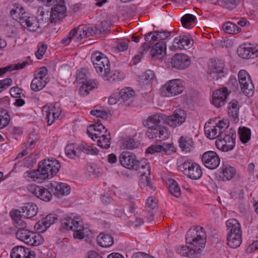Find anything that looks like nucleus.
Here are the masks:
<instances>
[{
    "instance_id": "59",
    "label": "nucleus",
    "mask_w": 258,
    "mask_h": 258,
    "mask_svg": "<svg viewBox=\"0 0 258 258\" xmlns=\"http://www.w3.org/2000/svg\"><path fill=\"white\" fill-rule=\"evenodd\" d=\"M84 228L81 226V222L78 226V228H76L74 233V237L76 239H82L85 237L84 233L83 232Z\"/></svg>"
},
{
    "instance_id": "14",
    "label": "nucleus",
    "mask_w": 258,
    "mask_h": 258,
    "mask_svg": "<svg viewBox=\"0 0 258 258\" xmlns=\"http://www.w3.org/2000/svg\"><path fill=\"white\" fill-rule=\"evenodd\" d=\"M226 72L224 62L221 60H215L209 65L208 73L213 80H217L224 77Z\"/></svg>"
},
{
    "instance_id": "20",
    "label": "nucleus",
    "mask_w": 258,
    "mask_h": 258,
    "mask_svg": "<svg viewBox=\"0 0 258 258\" xmlns=\"http://www.w3.org/2000/svg\"><path fill=\"white\" fill-rule=\"evenodd\" d=\"M67 8L63 1L61 0L58 4L52 8L49 21L51 23H55L66 16Z\"/></svg>"
},
{
    "instance_id": "55",
    "label": "nucleus",
    "mask_w": 258,
    "mask_h": 258,
    "mask_svg": "<svg viewBox=\"0 0 258 258\" xmlns=\"http://www.w3.org/2000/svg\"><path fill=\"white\" fill-rule=\"evenodd\" d=\"M48 227V226H46V224L43 219L39 221L34 226V228L38 233H43L45 232Z\"/></svg>"
},
{
    "instance_id": "45",
    "label": "nucleus",
    "mask_w": 258,
    "mask_h": 258,
    "mask_svg": "<svg viewBox=\"0 0 258 258\" xmlns=\"http://www.w3.org/2000/svg\"><path fill=\"white\" fill-rule=\"evenodd\" d=\"M110 133L107 131H105V136L98 140V145L103 149H108L110 146Z\"/></svg>"
},
{
    "instance_id": "18",
    "label": "nucleus",
    "mask_w": 258,
    "mask_h": 258,
    "mask_svg": "<svg viewBox=\"0 0 258 258\" xmlns=\"http://www.w3.org/2000/svg\"><path fill=\"white\" fill-rule=\"evenodd\" d=\"M226 127V123L222 120L219 121L215 126H209L206 124L204 131L206 137L211 140L219 138L223 130Z\"/></svg>"
},
{
    "instance_id": "43",
    "label": "nucleus",
    "mask_w": 258,
    "mask_h": 258,
    "mask_svg": "<svg viewBox=\"0 0 258 258\" xmlns=\"http://www.w3.org/2000/svg\"><path fill=\"white\" fill-rule=\"evenodd\" d=\"M11 218L16 222L15 226L16 227H26V223L21 219L22 216V211L15 210L10 212Z\"/></svg>"
},
{
    "instance_id": "35",
    "label": "nucleus",
    "mask_w": 258,
    "mask_h": 258,
    "mask_svg": "<svg viewBox=\"0 0 258 258\" xmlns=\"http://www.w3.org/2000/svg\"><path fill=\"white\" fill-rule=\"evenodd\" d=\"M81 221L78 218H66L63 219L61 222V229L75 230L78 228Z\"/></svg>"
},
{
    "instance_id": "27",
    "label": "nucleus",
    "mask_w": 258,
    "mask_h": 258,
    "mask_svg": "<svg viewBox=\"0 0 258 258\" xmlns=\"http://www.w3.org/2000/svg\"><path fill=\"white\" fill-rule=\"evenodd\" d=\"M170 35V32L167 31L150 32L145 35L147 42L153 43L156 41H163Z\"/></svg>"
},
{
    "instance_id": "53",
    "label": "nucleus",
    "mask_w": 258,
    "mask_h": 258,
    "mask_svg": "<svg viewBox=\"0 0 258 258\" xmlns=\"http://www.w3.org/2000/svg\"><path fill=\"white\" fill-rule=\"evenodd\" d=\"M42 219L46 224V226L49 227L57 220V216L55 214L50 213Z\"/></svg>"
},
{
    "instance_id": "28",
    "label": "nucleus",
    "mask_w": 258,
    "mask_h": 258,
    "mask_svg": "<svg viewBox=\"0 0 258 258\" xmlns=\"http://www.w3.org/2000/svg\"><path fill=\"white\" fill-rule=\"evenodd\" d=\"M105 131L107 130L101 123L91 125L87 130L89 136L93 140L100 139L105 134Z\"/></svg>"
},
{
    "instance_id": "16",
    "label": "nucleus",
    "mask_w": 258,
    "mask_h": 258,
    "mask_svg": "<svg viewBox=\"0 0 258 258\" xmlns=\"http://www.w3.org/2000/svg\"><path fill=\"white\" fill-rule=\"evenodd\" d=\"M202 161L204 166L210 169L217 168L220 163V159L214 151H207L204 153L202 157Z\"/></svg>"
},
{
    "instance_id": "50",
    "label": "nucleus",
    "mask_w": 258,
    "mask_h": 258,
    "mask_svg": "<svg viewBox=\"0 0 258 258\" xmlns=\"http://www.w3.org/2000/svg\"><path fill=\"white\" fill-rule=\"evenodd\" d=\"M223 30L227 33L234 34L239 32V28L234 23L226 22L222 26Z\"/></svg>"
},
{
    "instance_id": "22",
    "label": "nucleus",
    "mask_w": 258,
    "mask_h": 258,
    "mask_svg": "<svg viewBox=\"0 0 258 258\" xmlns=\"http://www.w3.org/2000/svg\"><path fill=\"white\" fill-rule=\"evenodd\" d=\"M11 258H35L36 253L30 248L22 246H15L11 252Z\"/></svg>"
},
{
    "instance_id": "26",
    "label": "nucleus",
    "mask_w": 258,
    "mask_h": 258,
    "mask_svg": "<svg viewBox=\"0 0 258 258\" xmlns=\"http://www.w3.org/2000/svg\"><path fill=\"white\" fill-rule=\"evenodd\" d=\"M179 147L182 152L186 153L191 152L195 148V143L191 137L182 135L178 140Z\"/></svg>"
},
{
    "instance_id": "4",
    "label": "nucleus",
    "mask_w": 258,
    "mask_h": 258,
    "mask_svg": "<svg viewBox=\"0 0 258 258\" xmlns=\"http://www.w3.org/2000/svg\"><path fill=\"white\" fill-rule=\"evenodd\" d=\"M236 137V132L229 128L226 124V127L222 130L219 138L215 142L217 148L223 152L232 150L235 146Z\"/></svg>"
},
{
    "instance_id": "29",
    "label": "nucleus",
    "mask_w": 258,
    "mask_h": 258,
    "mask_svg": "<svg viewBox=\"0 0 258 258\" xmlns=\"http://www.w3.org/2000/svg\"><path fill=\"white\" fill-rule=\"evenodd\" d=\"M192 40L185 36L176 37L173 42V47L176 49H187L192 45Z\"/></svg>"
},
{
    "instance_id": "21",
    "label": "nucleus",
    "mask_w": 258,
    "mask_h": 258,
    "mask_svg": "<svg viewBox=\"0 0 258 258\" xmlns=\"http://www.w3.org/2000/svg\"><path fill=\"white\" fill-rule=\"evenodd\" d=\"M227 88L224 87L216 90L213 93L212 102L216 107L223 106L225 103L227 96L230 93Z\"/></svg>"
},
{
    "instance_id": "37",
    "label": "nucleus",
    "mask_w": 258,
    "mask_h": 258,
    "mask_svg": "<svg viewBox=\"0 0 258 258\" xmlns=\"http://www.w3.org/2000/svg\"><path fill=\"white\" fill-rule=\"evenodd\" d=\"M221 170L220 177L223 181L231 179L236 173L235 168L228 165H223Z\"/></svg>"
},
{
    "instance_id": "5",
    "label": "nucleus",
    "mask_w": 258,
    "mask_h": 258,
    "mask_svg": "<svg viewBox=\"0 0 258 258\" xmlns=\"http://www.w3.org/2000/svg\"><path fill=\"white\" fill-rule=\"evenodd\" d=\"M25 227L18 228V230L16 232V236L18 239L27 245L33 246H37L42 243L44 240L40 234L25 229Z\"/></svg>"
},
{
    "instance_id": "63",
    "label": "nucleus",
    "mask_w": 258,
    "mask_h": 258,
    "mask_svg": "<svg viewBox=\"0 0 258 258\" xmlns=\"http://www.w3.org/2000/svg\"><path fill=\"white\" fill-rule=\"evenodd\" d=\"M10 93L13 97L19 98L22 93V90L17 87H14L10 89Z\"/></svg>"
},
{
    "instance_id": "39",
    "label": "nucleus",
    "mask_w": 258,
    "mask_h": 258,
    "mask_svg": "<svg viewBox=\"0 0 258 258\" xmlns=\"http://www.w3.org/2000/svg\"><path fill=\"white\" fill-rule=\"evenodd\" d=\"M227 244L232 248H237L241 243V233L228 234Z\"/></svg>"
},
{
    "instance_id": "31",
    "label": "nucleus",
    "mask_w": 258,
    "mask_h": 258,
    "mask_svg": "<svg viewBox=\"0 0 258 258\" xmlns=\"http://www.w3.org/2000/svg\"><path fill=\"white\" fill-rule=\"evenodd\" d=\"M101 76L104 80L111 82L119 81L124 78V74L122 72L118 70L110 71V68L108 70H106L101 75Z\"/></svg>"
},
{
    "instance_id": "49",
    "label": "nucleus",
    "mask_w": 258,
    "mask_h": 258,
    "mask_svg": "<svg viewBox=\"0 0 258 258\" xmlns=\"http://www.w3.org/2000/svg\"><path fill=\"white\" fill-rule=\"evenodd\" d=\"M122 145L124 148L133 150L138 148L139 145V143L138 142L135 141L133 138L126 137L123 140Z\"/></svg>"
},
{
    "instance_id": "2",
    "label": "nucleus",
    "mask_w": 258,
    "mask_h": 258,
    "mask_svg": "<svg viewBox=\"0 0 258 258\" xmlns=\"http://www.w3.org/2000/svg\"><path fill=\"white\" fill-rule=\"evenodd\" d=\"M60 168V164L55 159H44L39 162L36 170L26 171L24 174L25 178L38 182L49 179L56 174Z\"/></svg>"
},
{
    "instance_id": "62",
    "label": "nucleus",
    "mask_w": 258,
    "mask_h": 258,
    "mask_svg": "<svg viewBox=\"0 0 258 258\" xmlns=\"http://www.w3.org/2000/svg\"><path fill=\"white\" fill-rule=\"evenodd\" d=\"M47 49L46 45H42L40 47H39L37 50V51L35 52V55L38 59H41L45 53Z\"/></svg>"
},
{
    "instance_id": "52",
    "label": "nucleus",
    "mask_w": 258,
    "mask_h": 258,
    "mask_svg": "<svg viewBox=\"0 0 258 258\" xmlns=\"http://www.w3.org/2000/svg\"><path fill=\"white\" fill-rule=\"evenodd\" d=\"M223 7L231 10L235 8L240 3V0H219Z\"/></svg>"
},
{
    "instance_id": "51",
    "label": "nucleus",
    "mask_w": 258,
    "mask_h": 258,
    "mask_svg": "<svg viewBox=\"0 0 258 258\" xmlns=\"http://www.w3.org/2000/svg\"><path fill=\"white\" fill-rule=\"evenodd\" d=\"M10 116L9 114L3 110H0V129L7 126L10 122Z\"/></svg>"
},
{
    "instance_id": "7",
    "label": "nucleus",
    "mask_w": 258,
    "mask_h": 258,
    "mask_svg": "<svg viewBox=\"0 0 258 258\" xmlns=\"http://www.w3.org/2000/svg\"><path fill=\"white\" fill-rule=\"evenodd\" d=\"M149 43V42L144 43L142 45L140 50V53L142 55L149 52L152 57L161 58L165 54L166 45L163 41H158L151 48Z\"/></svg>"
},
{
    "instance_id": "60",
    "label": "nucleus",
    "mask_w": 258,
    "mask_h": 258,
    "mask_svg": "<svg viewBox=\"0 0 258 258\" xmlns=\"http://www.w3.org/2000/svg\"><path fill=\"white\" fill-rule=\"evenodd\" d=\"M98 30L100 32H104L106 31L109 30L110 28V23L108 21H104L101 22L100 25L97 26Z\"/></svg>"
},
{
    "instance_id": "58",
    "label": "nucleus",
    "mask_w": 258,
    "mask_h": 258,
    "mask_svg": "<svg viewBox=\"0 0 258 258\" xmlns=\"http://www.w3.org/2000/svg\"><path fill=\"white\" fill-rule=\"evenodd\" d=\"M149 174H144L141 175V178L140 180V184L141 187H149L151 189L153 188V186L150 184L149 179L148 177V175Z\"/></svg>"
},
{
    "instance_id": "6",
    "label": "nucleus",
    "mask_w": 258,
    "mask_h": 258,
    "mask_svg": "<svg viewBox=\"0 0 258 258\" xmlns=\"http://www.w3.org/2000/svg\"><path fill=\"white\" fill-rule=\"evenodd\" d=\"M178 169L185 176L191 179L198 180L203 175V171L200 165L192 161H185L178 166Z\"/></svg>"
},
{
    "instance_id": "3",
    "label": "nucleus",
    "mask_w": 258,
    "mask_h": 258,
    "mask_svg": "<svg viewBox=\"0 0 258 258\" xmlns=\"http://www.w3.org/2000/svg\"><path fill=\"white\" fill-rule=\"evenodd\" d=\"M10 14L13 19L17 20L24 27L27 28L30 31H37L39 28V22L35 17L30 16L21 6H17L12 9Z\"/></svg>"
},
{
    "instance_id": "47",
    "label": "nucleus",
    "mask_w": 258,
    "mask_h": 258,
    "mask_svg": "<svg viewBox=\"0 0 258 258\" xmlns=\"http://www.w3.org/2000/svg\"><path fill=\"white\" fill-rule=\"evenodd\" d=\"M239 134L240 140L243 143H247L250 139L251 131L247 127L239 128Z\"/></svg>"
},
{
    "instance_id": "12",
    "label": "nucleus",
    "mask_w": 258,
    "mask_h": 258,
    "mask_svg": "<svg viewBox=\"0 0 258 258\" xmlns=\"http://www.w3.org/2000/svg\"><path fill=\"white\" fill-rule=\"evenodd\" d=\"M238 78L241 90L246 95H251L253 93L254 86L249 74L244 70L238 74Z\"/></svg>"
},
{
    "instance_id": "64",
    "label": "nucleus",
    "mask_w": 258,
    "mask_h": 258,
    "mask_svg": "<svg viewBox=\"0 0 258 258\" xmlns=\"http://www.w3.org/2000/svg\"><path fill=\"white\" fill-rule=\"evenodd\" d=\"M90 113L92 115L102 118L106 117L107 116V113L105 111L98 109H94L91 110Z\"/></svg>"
},
{
    "instance_id": "38",
    "label": "nucleus",
    "mask_w": 258,
    "mask_h": 258,
    "mask_svg": "<svg viewBox=\"0 0 258 258\" xmlns=\"http://www.w3.org/2000/svg\"><path fill=\"white\" fill-rule=\"evenodd\" d=\"M98 244L103 247H109L114 243L113 237L109 234L100 233L97 237Z\"/></svg>"
},
{
    "instance_id": "8",
    "label": "nucleus",
    "mask_w": 258,
    "mask_h": 258,
    "mask_svg": "<svg viewBox=\"0 0 258 258\" xmlns=\"http://www.w3.org/2000/svg\"><path fill=\"white\" fill-rule=\"evenodd\" d=\"M91 61L96 71L101 76L110 68V62L108 57L99 51L94 52L91 55Z\"/></svg>"
},
{
    "instance_id": "32",
    "label": "nucleus",
    "mask_w": 258,
    "mask_h": 258,
    "mask_svg": "<svg viewBox=\"0 0 258 258\" xmlns=\"http://www.w3.org/2000/svg\"><path fill=\"white\" fill-rule=\"evenodd\" d=\"M165 119V116L162 114L152 115L146 120L145 125L147 126L148 129L156 127L158 125H163V122Z\"/></svg>"
},
{
    "instance_id": "54",
    "label": "nucleus",
    "mask_w": 258,
    "mask_h": 258,
    "mask_svg": "<svg viewBox=\"0 0 258 258\" xmlns=\"http://www.w3.org/2000/svg\"><path fill=\"white\" fill-rule=\"evenodd\" d=\"M65 152L70 158H74L76 156L74 145L73 144L68 145L65 148Z\"/></svg>"
},
{
    "instance_id": "36",
    "label": "nucleus",
    "mask_w": 258,
    "mask_h": 258,
    "mask_svg": "<svg viewBox=\"0 0 258 258\" xmlns=\"http://www.w3.org/2000/svg\"><path fill=\"white\" fill-rule=\"evenodd\" d=\"M98 83L94 80H89L80 87L79 92L81 96H85L89 93V91L97 88Z\"/></svg>"
},
{
    "instance_id": "33",
    "label": "nucleus",
    "mask_w": 258,
    "mask_h": 258,
    "mask_svg": "<svg viewBox=\"0 0 258 258\" xmlns=\"http://www.w3.org/2000/svg\"><path fill=\"white\" fill-rule=\"evenodd\" d=\"M240 105L239 101L235 99H232L228 103L227 106V113L229 117L233 119H237L239 117Z\"/></svg>"
},
{
    "instance_id": "48",
    "label": "nucleus",
    "mask_w": 258,
    "mask_h": 258,
    "mask_svg": "<svg viewBox=\"0 0 258 258\" xmlns=\"http://www.w3.org/2000/svg\"><path fill=\"white\" fill-rule=\"evenodd\" d=\"M80 151L88 155H97L99 151L94 146H89L85 143H82L79 146Z\"/></svg>"
},
{
    "instance_id": "46",
    "label": "nucleus",
    "mask_w": 258,
    "mask_h": 258,
    "mask_svg": "<svg viewBox=\"0 0 258 258\" xmlns=\"http://www.w3.org/2000/svg\"><path fill=\"white\" fill-rule=\"evenodd\" d=\"M196 17L191 14H185L181 19V22L183 27L190 28V26L194 23Z\"/></svg>"
},
{
    "instance_id": "61",
    "label": "nucleus",
    "mask_w": 258,
    "mask_h": 258,
    "mask_svg": "<svg viewBox=\"0 0 258 258\" xmlns=\"http://www.w3.org/2000/svg\"><path fill=\"white\" fill-rule=\"evenodd\" d=\"M77 32V28H74L69 33V35H68L67 37L66 38L63 39L61 40V42L62 44H64L65 45H68L70 43L71 40L75 37V33Z\"/></svg>"
},
{
    "instance_id": "9",
    "label": "nucleus",
    "mask_w": 258,
    "mask_h": 258,
    "mask_svg": "<svg viewBox=\"0 0 258 258\" xmlns=\"http://www.w3.org/2000/svg\"><path fill=\"white\" fill-rule=\"evenodd\" d=\"M184 89L181 80L174 79L168 82L162 87V93L167 97L175 96L181 94Z\"/></svg>"
},
{
    "instance_id": "15",
    "label": "nucleus",
    "mask_w": 258,
    "mask_h": 258,
    "mask_svg": "<svg viewBox=\"0 0 258 258\" xmlns=\"http://www.w3.org/2000/svg\"><path fill=\"white\" fill-rule=\"evenodd\" d=\"M165 122L170 127L175 128L180 126L185 121L186 115L183 110L177 109L172 115L165 116Z\"/></svg>"
},
{
    "instance_id": "24",
    "label": "nucleus",
    "mask_w": 258,
    "mask_h": 258,
    "mask_svg": "<svg viewBox=\"0 0 258 258\" xmlns=\"http://www.w3.org/2000/svg\"><path fill=\"white\" fill-rule=\"evenodd\" d=\"M238 55L244 59L253 58L258 56V46L251 44L244 45L238 48Z\"/></svg>"
},
{
    "instance_id": "11",
    "label": "nucleus",
    "mask_w": 258,
    "mask_h": 258,
    "mask_svg": "<svg viewBox=\"0 0 258 258\" xmlns=\"http://www.w3.org/2000/svg\"><path fill=\"white\" fill-rule=\"evenodd\" d=\"M146 135L149 139L157 142L164 141L170 135L169 128L164 125H158L156 127L148 129Z\"/></svg>"
},
{
    "instance_id": "34",
    "label": "nucleus",
    "mask_w": 258,
    "mask_h": 258,
    "mask_svg": "<svg viewBox=\"0 0 258 258\" xmlns=\"http://www.w3.org/2000/svg\"><path fill=\"white\" fill-rule=\"evenodd\" d=\"M135 91L131 88L122 89L119 92L120 102L129 105L135 97Z\"/></svg>"
},
{
    "instance_id": "30",
    "label": "nucleus",
    "mask_w": 258,
    "mask_h": 258,
    "mask_svg": "<svg viewBox=\"0 0 258 258\" xmlns=\"http://www.w3.org/2000/svg\"><path fill=\"white\" fill-rule=\"evenodd\" d=\"M22 216L24 218L29 219L35 216L38 212L37 206L33 203H27L25 204L21 208Z\"/></svg>"
},
{
    "instance_id": "1",
    "label": "nucleus",
    "mask_w": 258,
    "mask_h": 258,
    "mask_svg": "<svg viewBox=\"0 0 258 258\" xmlns=\"http://www.w3.org/2000/svg\"><path fill=\"white\" fill-rule=\"evenodd\" d=\"M186 241L189 246L180 245L177 249V252L181 256L194 258L200 252L201 248L205 243V234L204 229L197 227L193 230L188 231Z\"/></svg>"
},
{
    "instance_id": "17",
    "label": "nucleus",
    "mask_w": 258,
    "mask_h": 258,
    "mask_svg": "<svg viewBox=\"0 0 258 258\" xmlns=\"http://www.w3.org/2000/svg\"><path fill=\"white\" fill-rule=\"evenodd\" d=\"M27 189L36 197L44 201H50L52 198L51 191L43 186L30 184L27 186Z\"/></svg>"
},
{
    "instance_id": "57",
    "label": "nucleus",
    "mask_w": 258,
    "mask_h": 258,
    "mask_svg": "<svg viewBox=\"0 0 258 258\" xmlns=\"http://www.w3.org/2000/svg\"><path fill=\"white\" fill-rule=\"evenodd\" d=\"M12 83L13 81L11 78H6L5 79L0 80V93L8 88L12 85Z\"/></svg>"
},
{
    "instance_id": "23",
    "label": "nucleus",
    "mask_w": 258,
    "mask_h": 258,
    "mask_svg": "<svg viewBox=\"0 0 258 258\" xmlns=\"http://www.w3.org/2000/svg\"><path fill=\"white\" fill-rule=\"evenodd\" d=\"M172 68L179 70H184L187 68L190 63L189 57L184 54H175L171 60Z\"/></svg>"
},
{
    "instance_id": "19",
    "label": "nucleus",
    "mask_w": 258,
    "mask_h": 258,
    "mask_svg": "<svg viewBox=\"0 0 258 258\" xmlns=\"http://www.w3.org/2000/svg\"><path fill=\"white\" fill-rule=\"evenodd\" d=\"M48 188L55 196L58 198L67 196L71 191V187L68 184L56 181L50 183Z\"/></svg>"
},
{
    "instance_id": "56",
    "label": "nucleus",
    "mask_w": 258,
    "mask_h": 258,
    "mask_svg": "<svg viewBox=\"0 0 258 258\" xmlns=\"http://www.w3.org/2000/svg\"><path fill=\"white\" fill-rule=\"evenodd\" d=\"M164 146L159 145H153L148 148L146 153L153 154L156 152H160L164 151Z\"/></svg>"
},
{
    "instance_id": "40",
    "label": "nucleus",
    "mask_w": 258,
    "mask_h": 258,
    "mask_svg": "<svg viewBox=\"0 0 258 258\" xmlns=\"http://www.w3.org/2000/svg\"><path fill=\"white\" fill-rule=\"evenodd\" d=\"M226 226L228 230V234L242 233L240 223L235 219H229L226 222Z\"/></svg>"
},
{
    "instance_id": "41",
    "label": "nucleus",
    "mask_w": 258,
    "mask_h": 258,
    "mask_svg": "<svg viewBox=\"0 0 258 258\" xmlns=\"http://www.w3.org/2000/svg\"><path fill=\"white\" fill-rule=\"evenodd\" d=\"M135 165L137 168H133V169L138 170L141 175L150 174V166L147 160L143 159L140 161L137 160Z\"/></svg>"
},
{
    "instance_id": "10",
    "label": "nucleus",
    "mask_w": 258,
    "mask_h": 258,
    "mask_svg": "<svg viewBox=\"0 0 258 258\" xmlns=\"http://www.w3.org/2000/svg\"><path fill=\"white\" fill-rule=\"evenodd\" d=\"M48 73L47 69L43 67L39 68L32 80L31 84V88L34 91H38L42 90L48 82V79L46 76Z\"/></svg>"
},
{
    "instance_id": "13",
    "label": "nucleus",
    "mask_w": 258,
    "mask_h": 258,
    "mask_svg": "<svg viewBox=\"0 0 258 258\" xmlns=\"http://www.w3.org/2000/svg\"><path fill=\"white\" fill-rule=\"evenodd\" d=\"M42 111L46 117L48 125H51L60 116L61 109L58 104L48 103L42 107Z\"/></svg>"
},
{
    "instance_id": "44",
    "label": "nucleus",
    "mask_w": 258,
    "mask_h": 258,
    "mask_svg": "<svg viewBox=\"0 0 258 258\" xmlns=\"http://www.w3.org/2000/svg\"><path fill=\"white\" fill-rule=\"evenodd\" d=\"M28 64V62L27 61H24L22 62H19L16 64L9 65L5 68H0V77L6 73L7 72L22 69Z\"/></svg>"
},
{
    "instance_id": "25",
    "label": "nucleus",
    "mask_w": 258,
    "mask_h": 258,
    "mask_svg": "<svg viewBox=\"0 0 258 258\" xmlns=\"http://www.w3.org/2000/svg\"><path fill=\"white\" fill-rule=\"evenodd\" d=\"M119 160L121 165L129 169L137 168L135 163H137L136 156L132 152L124 151L119 156Z\"/></svg>"
},
{
    "instance_id": "42",
    "label": "nucleus",
    "mask_w": 258,
    "mask_h": 258,
    "mask_svg": "<svg viewBox=\"0 0 258 258\" xmlns=\"http://www.w3.org/2000/svg\"><path fill=\"white\" fill-rule=\"evenodd\" d=\"M169 192L173 196L178 198L181 196L180 188L177 182L173 179H168L167 181Z\"/></svg>"
}]
</instances>
